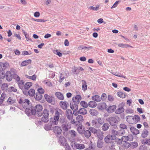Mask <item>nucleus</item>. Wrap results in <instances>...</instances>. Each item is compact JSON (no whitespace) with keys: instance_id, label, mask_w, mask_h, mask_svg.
I'll return each instance as SVG.
<instances>
[{"instance_id":"nucleus-57","label":"nucleus","mask_w":150,"mask_h":150,"mask_svg":"<svg viewBox=\"0 0 150 150\" xmlns=\"http://www.w3.org/2000/svg\"><path fill=\"white\" fill-rule=\"evenodd\" d=\"M8 92H16L17 91V89L15 87L13 86H11L8 88Z\"/></svg>"},{"instance_id":"nucleus-10","label":"nucleus","mask_w":150,"mask_h":150,"mask_svg":"<svg viewBox=\"0 0 150 150\" xmlns=\"http://www.w3.org/2000/svg\"><path fill=\"white\" fill-rule=\"evenodd\" d=\"M66 115L67 118L69 120H71L73 118V114L71 110L67 109L66 112Z\"/></svg>"},{"instance_id":"nucleus-47","label":"nucleus","mask_w":150,"mask_h":150,"mask_svg":"<svg viewBox=\"0 0 150 150\" xmlns=\"http://www.w3.org/2000/svg\"><path fill=\"white\" fill-rule=\"evenodd\" d=\"M42 116L41 118L42 121L44 122H47L49 120V117L43 115H42Z\"/></svg>"},{"instance_id":"nucleus-30","label":"nucleus","mask_w":150,"mask_h":150,"mask_svg":"<svg viewBox=\"0 0 150 150\" xmlns=\"http://www.w3.org/2000/svg\"><path fill=\"white\" fill-rule=\"evenodd\" d=\"M32 83L29 82L26 83L24 85V89L28 90L32 85Z\"/></svg>"},{"instance_id":"nucleus-40","label":"nucleus","mask_w":150,"mask_h":150,"mask_svg":"<svg viewBox=\"0 0 150 150\" xmlns=\"http://www.w3.org/2000/svg\"><path fill=\"white\" fill-rule=\"evenodd\" d=\"M8 85L7 83H4L2 85L1 88L4 91H8Z\"/></svg>"},{"instance_id":"nucleus-5","label":"nucleus","mask_w":150,"mask_h":150,"mask_svg":"<svg viewBox=\"0 0 150 150\" xmlns=\"http://www.w3.org/2000/svg\"><path fill=\"white\" fill-rule=\"evenodd\" d=\"M13 78L17 82L18 86L21 89L23 90L24 86V81L23 80H20V78L17 74H13Z\"/></svg>"},{"instance_id":"nucleus-8","label":"nucleus","mask_w":150,"mask_h":150,"mask_svg":"<svg viewBox=\"0 0 150 150\" xmlns=\"http://www.w3.org/2000/svg\"><path fill=\"white\" fill-rule=\"evenodd\" d=\"M115 136L112 135H108L106 136L104 138L105 142L106 143H111L112 142V140H114Z\"/></svg>"},{"instance_id":"nucleus-45","label":"nucleus","mask_w":150,"mask_h":150,"mask_svg":"<svg viewBox=\"0 0 150 150\" xmlns=\"http://www.w3.org/2000/svg\"><path fill=\"white\" fill-rule=\"evenodd\" d=\"M82 89L84 91H85L87 89V85H86V83L85 81L84 80H82Z\"/></svg>"},{"instance_id":"nucleus-46","label":"nucleus","mask_w":150,"mask_h":150,"mask_svg":"<svg viewBox=\"0 0 150 150\" xmlns=\"http://www.w3.org/2000/svg\"><path fill=\"white\" fill-rule=\"evenodd\" d=\"M43 83H45L47 86L49 87H52V83L49 80H45L43 81Z\"/></svg>"},{"instance_id":"nucleus-51","label":"nucleus","mask_w":150,"mask_h":150,"mask_svg":"<svg viewBox=\"0 0 150 150\" xmlns=\"http://www.w3.org/2000/svg\"><path fill=\"white\" fill-rule=\"evenodd\" d=\"M68 125L65 123V124H63L62 125V127L63 130L65 131H67L68 130Z\"/></svg>"},{"instance_id":"nucleus-31","label":"nucleus","mask_w":150,"mask_h":150,"mask_svg":"<svg viewBox=\"0 0 150 150\" xmlns=\"http://www.w3.org/2000/svg\"><path fill=\"white\" fill-rule=\"evenodd\" d=\"M44 97L48 102L51 103L52 102V96H50L47 94H45L44 95Z\"/></svg>"},{"instance_id":"nucleus-49","label":"nucleus","mask_w":150,"mask_h":150,"mask_svg":"<svg viewBox=\"0 0 150 150\" xmlns=\"http://www.w3.org/2000/svg\"><path fill=\"white\" fill-rule=\"evenodd\" d=\"M114 140H115V142L118 144L120 145L122 143V138L121 139L117 138L115 137Z\"/></svg>"},{"instance_id":"nucleus-41","label":"nucleus","mask_w":150,"mask_h":150,"mask_svg":"<svg viewBox=\"0 0 150 150\" xmlns=\"http://www.w3.org/2000/svg\"><path fill=\"white\" fill-rule=\"evenodd\" d=\"M91 123L92 126L96 127L98 128L99 127V125L98 124L97 120L96 119H94L92 121Z\"/></svg>"},{"instance_id":"nucleus-18","label":"nucleus","mask_w":150,"mask_h":150,"mask_svg":"<svg viewBox=\"0 0 150 150\" xmlns=\"http://www.w3.org/2000/svg\"><path fill=\"white\" fill-rule=\"evenodd\" d=\"M103 134L104 133L103 132L101 131L100 129H98V131L96 134V135L99 140H102L103 138Z\"/></svg>"},{"instance_id":"nucleus-52","label":"nucleus","mask_w":150,"mask_h":150,"mask_svg":"<svg viewBox=\"0 0 150 150\" xmlns=\"http://www.w3.org/2000/svg\"><path fill=\"white\" fill-rule=\"evenodd\" d=\"M28 95L30 96H33L35 94V91L34 89H31L28 91Z\"/></svg>"},{"instance_id":"nucleus-1","label":"nucleus","mask_w":150,"mask_h":150,"mask_svg":"<svg viewBox=\"0 0 150 150\" xmlns=\"http://www.w3.org/2000/svg\"><path fill=\"white\" fill-rule=\"evenodd\" d=\"M42 110V107L40 105H37L35 107L31 106L30 108H26L25 112L28 116L32 115L38 117L41 116V112Z\"/></svg>"},{"instance_id":"nucleus-38","label":"nucleus","mask_w":150,"mask_h":150,"mask_svg":"<svg viewBox=\"0 0 150 150\" xmlns=\"http://www.w3.org/2000/svg\"><path fill=\"white\" fill-rule=\"evenodd\" d=\"M50 111L49 110H48L47 109L45 108V109L42 112H41V115H43L44 116H46L49 117V115Z\"/></svg>"},{"instance_id":"nucleus-43","label":"nucleus","mask_w":150,"mask_h":150,"mask_svg":"<svg viewBox=\"0 0 150 150\" xmlns=\"http://www.w3.org/2000/svg\"><path fill=\"white\" fill-rule=\"evenodd\" d=\"M25 77L28 79H32L33 81H35L36 79L37 76L35 74H34L32 76H30L27 75H25Z\"/></svg>"},{"instance_id":"nucleus-53","label":"nucleus","mask_w":150,"mask_h":150,"mask_svg":"<svg viewBox=\"0 0 150 150\" xmlns=\"http://www.w3.org/2000/svg\"><path fill=\"white\" fill-rule=\"evenodd\" d=\"M80 104L84 108H87L88 105V104L86 102L83 101H81L80 103Z\"/></svg>"},{"instance_id":"nucleus-21","label":"nucleus","mask_w":150,"mask_h":150,"mask_svg":"<svg viewBox=\"0 0 150 150\" xmlns=\"http://www.w3.org/2000/svg\"><path fill=\"white\" fill-rule=\"evenodd\" d=\"M131 132L134 134L136 135L139 133V131L133 127H131L130 129Z\"/></svg>"},{"instance_id":"nucleus-27","label":"nucleus","mask_w":150,"mask_h":150,"mask_svg":"<svg viewBox=\"0 0 150 150\" xmlns=\"http://www.w3.org/2000/svg\"><path fill=\"white\" fill-rule=\"evenodd\" d=\"M78 113L84 115L87 114V111L85 108H82L79 110L77 113Z\"/></svg>"},{"instance_id":"nucleus-16","label":"nucleus","mask_w":150,"mask_h":150,"mask_svg":"<svg viewBox=\"0 0 150 150\" xmlns=\"http://www.w3.org/2000/svg\"><path fill=\"white\" fill-rule=\"evenodd\" d=\"M9 66V64L7 62L5 63L0 62V70L2 69V70L4 71Z\"/></svg>"},{"instance_id":"nucleus-29","label":"nucleus","mask_w":150,"mask_h":150,"mask_svg":"<svg viewBox=\"0 0 150 150\" xmlns=\"http://www.w3.org/2000/svg\"><path fill=\"white\" fill-rule=\"evenodd\" d=\"M104 145V142L102 140H98L97 142V147L99 148H101Z\"/></svg>"},{"instance_id":"nucleus-15","label":"nucleus","mask_w":150,"mask_h":150,"mask_svg":"<svg viewBox=\"0 0 150 150\" xmlns=\"http://www.w3.org/2000/svg\"><path fill=\"white\" fill-rule=\"evenodd\" d=\"M59 105L62 109L65 110L67 109L69 103L66 101H61L59 103Z\"/></svg>"},{"instance_id":"nucleus-64","label":"nucleus","mask_w":150,"mask_h":150,"mask_svg":"<svg viewBox=\"0 0 150 150\" xmlns=\"http://www.w3.org/2000/svg\"><path fill=\"white\" fill-rule=\"evenodd\" d=\"M122 140L123 141L125 142L128 141L129 139V138L128 136H124L122 137Z\"/></svg>"},{"instance_id":"nucleus-33","label":"nucleus","mask_w":150,"mask_h":150,"mask_svg":"<svg viewBox=\"0 0 150 150\" xmlns=\"http://www.w3.org/2000/svg\"><path fill=\"white\" fill-rule=\"evenodd\" d=\"M116 106L115 105H113L109 107L107 110L108 111L110 112H113L116 109Z\"/></svg>"},{"instance_id":"nucleus-54","label":"nucleus","mask_w":150,"mask_h":150,"mask_svg":"<svg viewBox=\"0 0 150 150\" xmlns=\"http://www.w3.org/2000/svg\"><path fill=\"white\" fill-rule=\"evenodd\" d=\"M89 130L93 133L96 134L98 130V129H97L94 128L92 127H89Z\"/></svg>"},{"instance_id":"nucleus-12","label":"nucleus","mask_w":150,"mask_h":150,"mask_svg":"<svg viewBox=\"0 0 150 150\" xmlns=\"http://www.w3.org/2000/svg\"><path fill=\"white\" fill-rule=\"evenodd\" d=\"M124 110L123 106L122 104H120L118 105V108L116 110L115 113L117 114H120L123 112Z\"/></svg>"},{"instance_id":"nucleus-7","label":"nucleus","mask_w":150,"mask_h":150,"mask_svg":"<svg viewBox=\"0 0 150 150\" xmlns=\"http://www.w3.org/2000/svg\"><path fill=\"white\" fill-rule=\"evenodd\" d=\"M111 132L112 134V136L116 137L123 135L125 133V131L124 130H120L117 131L115 130L112 129Z\"/></svg>"},{"instance_id":"nucleus-48","label":"nucleus","mask_w":150,"mask_h":150,"mask_svg":"<svg viewBox=\"0 0 150 150\" xmlns=\"http://www.w3.org/2000/svg\"><path fill=\"white\" fill-rule=\"evenodd\" d=\"M76 119L79 122H82L83 120V117L81 115H78L76 117Z\"/></svg>"},{"instance_id":"nucleus-60","label":"nucleus","mask_w":150,"mask_h":150,"mask_svg":"<svg viewBox=\"0 0 150 150\" xmlns=\"http://www.w3.org/2000/svg\"><path fill=\"white\" fill-rule=\"evenodd\" d=\"M5 74L4 70H0V78L4 79L5 77Z\"/></svg>"},{"instance_id":"nucleus-59","label":"nucleus","mask_w":150,"mask_h":150,"mask_svg":"<svg viewBox=\"0 0 150 150\" xmlns=\"http://www.w3.org/2000/svg\"><path fill=\"white\" fill-rule=\"evenodd\" d=\"M99 6V5H97L96 7L93 6H90L89 8L90 10L94 11H97L98 10Z\"/></svg>"},{"instance_id":"nucleus-32","label":"nucleus","mask_w":150,"mask_h":150,"mask_svg":"<svg viewBox=\"0 0 150 150\" xmlns=\"http://www.w3.org/2000/svg\"><path fill=\"white\" fill-rule=\"evenodd\" d=\"M109 127L110 125L108 123H105L102 126V130L103 131H106L109 129Z\"/></svg>"},{"instance_id":"nucleus-22","label":"nucleus","mask_w":150,"mask_h":150,"mask_svg":"<svg viewBox=\"0 0 150 150\" xmlns=\"http://www.w3.org/2000/svg\"><path fill=\"white\" fill-rule=\"evenodd\" d=\"M56 96L60 100H63L64 99L63 95L61 93L57 92L55 94Z\"/></svg>"},{"instance_id":"nucleus-37","label":"nucleus","mask_w":150,"mask_h":150,"mask_svg":"<svg viewBox=\"0 0 150 150\" xmlns=\"http://www.w3.org/2000/svg\"><path fill=\"white\" fill-rule=\"evenodd\" d=\"M31 60L29 59L28 60H25L22 62L21 63V65L22 66H26L28 64H31Z\"/></svg>"},{"instance_id":"nucleus-63","label":"nucleus","mask_w":150,"mask_h":150,"mask_svg":"<svg viewBox=\"0 0 150 150\" xmlns=\"http://www.w3.org/2000/svg\"><path fill=\"white\" fill-rule=\"evenodd\" d=\"M119 127L120 128L122 129H126L127 128V126L125 124L121 123L119 125Z\"/></svg>"},{"instance_id":"nucleus-26","label":"nucleus","mask_w":150,"mask_h":150,"mask_svg":"<svg viewBox=\"0 0 150 150\" xmlns=\"http://www.w3.org/2000/svg\"><path fill=\"white\" fill-rule=\"evenodd\" d=\"M141 143L143 145L147 144L148 145H150V139H142L141 140Z\"/></svg>"},{"instance_id":"nucleus-2","label":"nucleus","mask_w":150,"mask_h":150,"mask_svg":"<svg viewBox=\"0 0 150 150\" xmlns=\"http://www.w3.org/2000/svg\"><path fill=\"white\" fill-rule=\"evenodd\" d=\"M126 120L127 122L131 124H135L139 122L140 120L139 116L135 115L134 116H127L126 117Z\"/></svg>"},{"instance_id":"nucleus-34","label":"nucleus","mask_w":150,"mask_h":150,"mask_svg":"<svg viewBox=\"0 0 150 150\" xmlns=\"http://www.w3.org/2000/svg\"><path fill=\"white\" fill-rule=\"evenodd\" d=\"M6 94L3 93L1 95V98H0V105L2 104L3 101H4L5 99L7 98Z\"/></svg>"},{"instance_id":"nucleus-36","label":"nucleus","mask_w":150,"mask_h":150,"mask_svg":"<svg viewBox=\"0 0 150 150\" xmlns=\"http://www.w3.org/2000/svg\"><path fill=\"white\" fill-rule=\"evenodd\" d=\"M88 105L91 108H95L96 106L97 103L94 101H91L88 103Z\"/></svg>"},{"instance_id":"nucleus-61","label":"nucleus","mask_w":150,"mask_h":150,"mask_svg":"<svg viewBox=\"0 0 150 150\" xmlns=\"http://www.w3.org/2000/svg\"><path fill=\"white\" fill-rule=\"evenodd\" d=\"M65 77L64 74L63 73H61L60 74L59 78L60 79L59 80V82H61L62 80L64 79Z\"/></svg>"},{"instance_id":"nucleus-24","label":"nucleus","mask_w":150,"mask_h":150,"mask_svg":"<svg viewBox=\"0 0 150 150\" xmlns=\"http://www.w3.org/2000/svg\"><path fill=\"white\" fill-rule=\"evenodd\" d=\"M149 134V131L147 129H144L141 134V137L143 138H145L147 137Z\"/></svg>"},{"instance_id":"nucleus-39","label":"nucleus","mask_w":150,"mask_h":150,"mask_svg":"<svg viewBox=\"0 0 150 150\" xmlns=\"http://www.w3.org/2000/svg\"><path fill=\"white\" fill-rule=\"evenodd\" d=\"M7 101L9 104H12L15 103V100L11 97H10L7 99Z\"/></svg>"},{"instance_id":"nucleus-13","label":"nucleus","mask_w":150,"mask_h":150,"mask_svg":"<svg viewBox=\"0 0 150 150\" xmlns=\"http://www.w3.org/2000/svg\"><path fill=\"white\" fill-rule=\"evenodd\" d=\"M54 132L55 134H59L61 133L62 129L61 128L57 126H56L54 127L53 128Z\"/></svg>"},{"instance_id":"nucleus-58","label":"nucleus","mask_w":150,"mask_h":150,"mask_svg":"<svg viewBox=\"0 0 150 150\" xmlns=\"http://www.w3.org/2000/svg\"><path fill=\"white\" fill-rule=\"evenodd\" d=\"M97 121L98 124L100 125H102L104 122V120L103 119L101 118L100 117L98 118L97 120Z\"/></svg>"},{"instance_id":"nucleus-6","label":"nucleus","mask_w":150,"mask_h":150,"mask_svg":"<svg viewBox=\"0 0 150 150\" xmlns=\"http://www.w3.org/2000/svg\"><path fill=\"white\" fill-rule=\"evenodd\" d=\"M19 103L21 105L23 108H25V109L26 108H28L30 104V101L29 100L27 99L22 100L21 99L19 101Z\"/></svg>"},{"instance_id":"nucleus-20","label":"nucleus","mask_w":150,"mask_h":150,"mask_svg":"<svg viewBox=\"0 0 150 150\" xmlns=\"http://www.w3.org/2000/svg\"><path fill=\"white\" fill-rule=\"evenodd\" d=\"M106 104L105 103H101L98 105V108L99 110H103L106 107Z\"/></svg>"},{"instance_id":"nucleus-23","label":"nucleus","mask_w":150,"mask_h":150,"mask_svg":"<svg viewBox=\"0 0 150 150\" xmlns=\"http://www.w3.org/2000/svg\"><path fill=\"white\" fill-rule=\"evenodd\" d=\"M59 142L60 143V145L62 146H64L67 143L66 142V139L63 137H60L59 138Z\"/></svg>"},{"instance_id":"nucleus-14","label":"nucleus","mask_w":150,"mask_h":150,"mask_svg":"<svg viewBox=\"0 0 150 150\" xmlns=\"http://www.w3.org/2000/svg\"><path fill=\"white\" fill-rule=\"evenodd\" d=\"M81 99V97L79 95H77L75 97H74L72 98V100L73 102H74L77 104L79 103L80 100Z\"/></svg>"},{"instance_id":"nucleus-62","label":"nucleus","mask_w":150,"mask_h":150,"mask_svg":"<svg viewBox=\"0 0 150 150\" xmlns=\"http://www.w3.org/2000/svg\"><path fill=\"white\" fill-rule=\"evenodd\" d=\"M113 75L121 77H122L123 78H125V77L122 74H120L119 73H117V72L116 73H112Z\"/></svg>"},{"instance_id":"nucleus-9","label":"nucleus","mask_w":150,"mask_h":150,"mask_svg":"<svg viewBox=\"0 0 150 150\" xmlns=\"http://www.w3.org/2000/svg\"><path fill=\"white\" fill-rule=\"evenodd\" d=\"M70 108L72 110L74 109L73 111V114L76 115H77L78 112H76V113H75V112L78 110V104L74 103L73 102H72L70 103Z\"/></svg>"},{"instance_id":"nucleus-3","label":"nucleus","mask_w":150,"mask_h":150,"mask_svg":"<svg viewBox=\"0 0 150 150\" xmlns=\"http://www.w3.org/2000/svg\"><path fill=\"white\" fill-rule=\"evenodd\" d=\"M120 120V118L117 115L113 117H109L108 119L110 124L113 126H116Z\"/></svg>"},{"instance_id":"nucleus-28","label":"nucleus","mask_w":150,"mask_h":150,"mask_svg":"<svg viewBox=\"0 0 150 150\" xmlns=\"http://www.w3.org/2000/svg\"><path fill=\"white\" fill-rule=\"evenodd\" d=\"M90 114L92 116H96L98 114V111L93 109H91L89 110Z\"/></svg>"},{"instance_id":"nucleus-35","label":"nucleus","mask_w":150,"mask_h":150,"mask_svg":"<svg viewBox=\"0 0 150 150\" xmlns=\"http://www.w3.org/2000/svg\"><path fill=\"white\" fill-rule=\"evenodd\" d=\"M35 95V98L36 100H40L42 99V94L36 93Z\"/></svg>"},{"instance_id":"nucleus-55","label":"nucleus","mask_w":150,"mask_h":150,"mask_svg":"<svg viewBox=\"0 0 150 150\" xmlns=\"http://www.w3.org/2000/svg\"><path fill=\"white\" fill-rule=\"evenodd\" d=\"M53 52L54 54L57 55L60 57H61L62 55V54L59 52V50H53Z\"/></svg>"},{"instance_id":"nucleus-17","label":"nucleus","mask_w":150,"mask_h":150,"mask_svg":"<svg viewBox=\"0 0 150 150\" xmlns=\"http://www.w3.org/2000/svg\"><path fill=\"white\" fill-rule=\"evenodd\" d=\"M54 126L50 122L48 124H46L44 127L45 129L47 131L53 129Z\"/></svg>"},{"instance_id":"nucleus-50","label":"nucleus","mask_w":150,"mask_h":150,"mask_svg":"<svg viewBox=\"0 0 150 150\" xmlns=\"http://www.w3.org/2000/svg\"><path fill=\"white\" fill-rule=\"evenodd\" d=\"M117 94V96L121 98H124L125 97V94L122 92H118Z\"/></svg>"},{"instance_id":"nucleus-56","label":"nucleus","mask_w":150,"mask_h":150,"mask_svg":"<svg viewBox=\"0 0 150 150\" xmlns=\"http://www.w3.org/2000/svg\"><path fill=\"white\" fill-rule=\"evenodd\" d=\"M32 20L35 21H37L39 22H45L47 21V20H46L42 19H35L33 18H32Z\"/></svg>"},{"instance_id":"nucleus-11","label":"nucleus","mask_w":150,"mask_h":150,"mask_svg":"<svg viewBox=\"0 0 150 150\" xmlns=\"http://www.w3.org/2000/svg\"><path fill=\"white\" fill-rule=\"evenodd\" d=\"M5 76L6 80L8 82L11 81L13 77V75L10 71H7L6 72Z\"/></svg>"},{"instance_id":"nucleus-44","label":"nucleus","mask_w":150,"mask_h":150,"mask_svg":"<svg viewBox=\"0 0 150 150\" xmlns=\"http://www.w3.org/2000/svg\"><path fill=\"white\" fill-rule=\"evenodd\" d=\"M83 134L85 137L87 138H88L90 137L91 135V132L89 130H85Z\"/></svg>"},{"instance_id":"nucleus-25","label":"nucleus","mask_w":150,"mask_h":150,"mask_svg":"<svg viewBox=\"0 0 150 150\" xmlns=\"http://www.w3.org/2000/svg\"><path fill=\"white\" fill-rule=\"evenodd\" d=\"M92 99L96 102H99L101 101L102 98L98 95H95L92 97Z\"/></svg>"},{"instance_id":"nucleus-42","label":"nucleus","mask_w":150,"mask_h":150,"mask_svg":"<svg viewBox=\"0 0 150 150\" xmlns=\"http://www.w3.org/2000/svg\"><path fill=\"white\" fill-rule=\"evenodd\" d=\"M76 148L77 149H82L85 148V147L84 145L82 144H77L75 145Z\"/></svg>"},{"instance_id":"nucleus-4","label":"nucleus","mask_w":150,"mask_h":150,"mask_svg":"<svg viewBox=\"0 0 150 150\" xmlns=\"http://www.w3.org/2000/svg\"><path fill=\"white\" fill-rule=\"evenodd\" d=\"M59 112L57 110L55 112L54 117H51L50 118V122L53 126H54V125L57 124L59 118Z\"/></svg>"},{"instance_id":"nucleus-19","label":"nucleus","mask_w":150,"mask_h":150,"mask_svg":"<svg viewBox=\"0 0 150 150\" xmlns=\"http://www.w3.org/2000/svg\"><path fill=\"white\" fill-rule=\"evenodd\" d=\"M77 129L79 133L82 134H83L85 130V128L81 124L78 127Z\"/></svg>"}]
</instances>
